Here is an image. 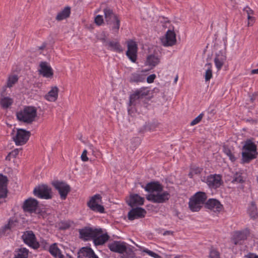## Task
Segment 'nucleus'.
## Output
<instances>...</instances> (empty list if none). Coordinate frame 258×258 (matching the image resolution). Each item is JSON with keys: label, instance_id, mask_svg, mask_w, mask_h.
I'll return each mask as SVG.
<instances>
[{"label": "nucleus", "instance_id": "5", "mask_svg": "<svg viewBox=\"0 0 258 258\" xmlns=\"http://www.w3.org/2000/svg\"><path fill=\"white\" fill-rule=\"evenodd\" d=\"M35 196L43 199H51L52 198L51 188L47 185H39L33 190Z\"/></svg>", "mask_w": 258, "mask_h": 258}, {"label": "nucleus", "instance_id": "27", "mask_svg": "<svg viewBox=\"0 0 258 258\" xmlns=\"http://www.w3.org/2000/svg\"><path fill=\"white\" fill-rule=\"evenodd\" d=\"M146 79V75L140 72L132 73L130 77V82L131 83H139L143 82Z\"/></svg>", "mask_w": 258, "mask_h": 258}, {"label": "nucleus", "instance_id": "18", "mask_svg": "<svg viewBox=\"0 0 258 258\" xmlns=\"http://www.w3.org/2000/svg\"><path fill=\"white\" fill-rule=\"evenodd\" d=\"M40 69L39 73L43 77L46 78H51L53 76V72L52 69L48 63L46 61H41L39 64Z\"/></svg>", "mask_w": 258, "mask_h": 258}, {"label": "nucleus", "instance_id": "9", "mask_svg": "<svg viewBox=\"0 0 258 258\" xmlns=\"http://www.w3.org/2000/svg\"><path fill=\"white\" fill-rule=\"evenodd\" d=\"M103 233L101 228H95L86 227L84 229L79 230L80 237L85 240H88L90 238L93 239L94 237L96 236L97 234H100Z\"/></svg>", "mask_w": 258, "mask_h": 258}, {"label": "nucleus", "instance_id": "25", "mask_svg": "<svg viewBox=\"0 0 258 258\" xmlns=\"http://www.w3.org/2000/svg\"><path fill=\"white\" fill-rule=\"evenodd\" d=\"M145 190L149 192L154 191L161 192L163 190V186L158 182H151L148 183L145 186Z\"/></svg>", "mask_w": 258, "mask_h": 258}, {"label": "nucleus", "instance_id": "31", "mask_svg": "<svg viewBox=\"0 0 258 258\" xmlns=\"http://www.w3.org/2000/svg\"><path fill=\"white\" fill-rule=\"evenodd\" d=\"M160 58L154 54H150L147 58V64L152 67H155L160 62Z\"/></svg>", "mask_w": 258, "mask_h": 258}, {"label": "nucleus", "instance_id": "10", "mask_svg": "<svg viewBox=\"0 0 258 258\" xmlns=\"http://www.w3.org/2000/svg\"><path fill=\"white\" fill-rule=\"evenodd\" d=\"M102 197L99 194H96L92 197L87 203V206L89 208L95 212L101 213L104 212V208L103 206L99 204L101 202Z\"/></svg>", "mask_w": 258, "mask_h": 258}, {"label": "nucleus", "instance_id": "24", "mask_svg": "<svg viewBox=\"0 0 258 258\" xmlns=\"http://www.w3.org/2000/svg\"><path fill=\"white\" fill-rule=\"evenodd\" d=\"M19 78L17 75H12L9 76L6 85L4 86L3 88V91L1 93L2 96H4L5 95V92L7 88L12 87L18 81Z\"/></svg>", "mask_w": 258, "mask_h": 258}, {"label": "nucleus", "instance_id": "23", "mask_svg": "<svg viewBox=\"0 0 258 258\" xmlns=\"http://www.w3.org/2000/svg\"><path fill=\"white\" fill-rule=\"evenodd\" d=\"M144 199L141 197L137 194L131 196L130 200L127 201L129 206L132 207L138 205H142L144 204Z\"/></svg>", "mask_w": 258, "mask_h": 258}, {"label": "nucleus", "instance_id": "7", "mask_svg": "<svg viewBox=\"0 0 258 258\" xmlns=\"http://www.w3.org/2000/svg\"><path fill=\"white\" fill-rule=\"evenodd\" d=\"M22 238L25 243L33 249H37L41 244L36 240V236L32 231H26L24 232Z\"/></svg>", "mask_w": 258, "mask_h": 258}, {"label": "nucleus", "instance_id": "30", "mask_svg": "<svg viewBox=\"0 0 258 258\" xmlns=\"http://www.w3.org/2000/svg\"><path fill=\"white\" fill-rule=\"evenodd\" d=\"M225 58V55L221 52H220L219 53H217L216 54V57L214 59V62L218 70H220L222 68Z\"/></svg>", "mask_w": 258, "mask_h": 258}, {"label": "nucleus", "instance_id": "43", "mask_svg": "<svg viewBox=\"0 0 258 258\" xmlns=\"http://www.w3.org/2000/svg\"><path fill=\"white\" fill-rule=\"evenodd\" d=\"M19 151L18 149H14L6 156V160L10 161L12 157L15 158L18 155Z\"/></svg>", "mask_w": 258, "mask_h": 258}, {"label": "nucleus", "instance_id": "8", "mask_svg": "<svg viewBox=\"0 0 258 258\" xmlns=\"http://www.w3.org/2000/svg\"><path fill=\"white\" fill-rule=\"evenodd\" d=\"M52 184L55 189L58 191L60 199L63 200H65L71 191L70 186L65 182L58 180L53 181Z\"/></svg>", "mask_w": 258, "mask_h": 258}, {"label": "nucleus", "instance_id": "32", "mask_svg": "<svg viewBox=\"0 0 258 258\" xmlns=\"http://www.w3.org/2000/svg\"><path fill=\"white\" fill-rule=\"evenodd\" d=\"M49 251L51 254L55 257L64 258V255L61 253L56 243H53L50 246Z\"/></svg>", "mask_w": 258, "mask_h": 258}, {"label": "nucleus", "instance_id": "48", "mask_svg": "<svg viewBox=\"0 0 258 258\" xmlns=\"http://www.w3.org/2000/svg\"><path fill=\"white\" fill-rule=\"evenodd\" d=\"M87 150H84L81 155V159L83 161L86 162L88 160V158L87 156Z\"/></svg>", "mask_w": 258, "mask_h": 258}, {"label": "nucleus", "instance_id": "47", "mask_svg": "<svg viewBox=\"0 0 258 258\" xmlns=\"http://www.w3.org/2000/svg\"><path fill=\"white\" fill-rule=\"evenodd\" d=\"M143 252H146L149 255L154 257V258H160V256L158 254L154 252L153 251L150 250L148 249H144L143 250Z\"/></svg>", "mask_w": 258, "mask_h": 258}, {"label": "nucleus", "instance_id": "21", "mask_svg": "<svg viewBox=\"0 0 258 258\" xmlns=\"http://www.w3.org/2000/svg\"><path fill=\"white\" fill-rule=\"evenodd\" d=\"M78 258H99L92 248L82 247L78 252Z\"/></svg>", "mask_w": 258, "mask_h": 258}, {"label": "nucleus", "instance_id": "59", "mask_svg": "<svg viewBox=\"0 0 258 258\" xmlns=\"http://www.w3.org/2000/svg\"><path fill=\"white\" fill-rule=\"evenodd\" d=\"M41 243H45V244L46 243V241H44V240H43L42 242H41Z\"/></svg>", "mask_w": 258, "mask_h": 258}, {"label": "nucleus", "instance_id": "2", "mask_svg": "<svg viewBox=\"0 0 258 258\" xmlns=\"http://www.w3.org/2000/svg\"><path fill=\"white\" fill-rule=\"evenodd\" d=\"M17 119L27 124H31L37 116V109L33 106H25L22 109L17 112Z\"/></svg>", "mask_w": 258, "mask_h": 258}, {"label": "nucleus", "instance_id": "12", "mask_svg": "<svg viewBox=\"0 0 258 258\" xmlns=\"http://www.w3.org/2000/svg\"><path fill=\"white\" fill-rule=\"evenodd\" d=\"M249 234V230L247 228L235 231L233 234L232 241L235 245H242Z\"/></svg>", "mask_w": 258, "mask_h": 258}, {"label": "nucleus", "instance_id": "20", "mask_svg": "<svg viewBox=\"0 0 258 258\" xmlns=\"http://www.w3.org/2000/svg\"><path fill=\"white\" fill-rule=\"evenodd\" d=\"M126 243L120 241H114L108 244V247L109 249L115 252L119 253H123V251L125 249V245Z\"/></svg>", "mask_w": 258, "mask_h": 258}, {"label": "nucleus", "instance_id": "19", "mask_svg": "<svg viewBox=\"0 0 258 258\" xmlns=\"http://www.w3.org/2000/svg\"><path fill=\"white\" fill-rule=\"evenodd\" d=\"M146 214V210L140 207L133 208L128 213V218L130 220H134L135 219L144 217Z\"/></svg>", "mask_w": 258, "mask_h": 258}, {"label": "nucleus", "instance_id": "17", "mask_svg": "<svg viewBox=\"0 0 258 258\" xmlns=\"http://www.w3.org/2000/svg\"><path fill=\"white\" fill-rule=\"evenodd\" d=\"M161 42L164 46H171L176 42V34L173 31L168 30L165 37L161 39Z\"/></svg>", "mask_w": 258, "mask_h": 258}, {"label": "nucleus", "instance_id": "51", "mask_svg": "<svg viewBox=\"0 0 258 258\" xmlns=\"http://www.w3.org/2000/svg\"><path fill=\"white\" fill-rule=\"evenodd\" d=\"M246 258H258V255L253 253H249L245 255Z\"/></svg>", "mask_w": 258, "mask_h": 258}, {"label": "nucleus", "instance_id": "44", "mask_svg": "<svg viewBox=\"0 0 258 258\" xmlns=\"http://www.w3.org/2000/svg\"><path fill=\"white\" fill-rule=\"evenodd\" d=\"M202 169L199 167H194L191 169L189 173L190 177H192L194 174H198L201 172Z\"/></svg>", "mask_w": 258, "mask_h": 258}, {"label": "nucleus", "instance_id": "22", "mask_svg": "<svg viewBox=\"0 0 258 258\" xmlns=\"http://www.w3.org/2000/svg\"><path fill=\"white\" fill-rule=\"evenodd\" d=\"M205 207L214 212H219L222 210L223 206L217 200L210 199L205 203Z\"/></svg>", "mask_w": 258, "mask_h": 258}, {"label": "nucleus", "instance_id": "39", "mask_svg": "<svg viewBox=\"0 0 258 258\" xmlns=\"http://www.w3.org/2000/svg\"><path fill=\"white\" fill-rule=\"evenodd\" d=\"M223 152L232 162H234L236 160V158L233 154L230 149L225 146H223Z\"/></svg>", "mask_w": 258, "mask_h": 258}, {"label": "nucleus", "instance_id": "46", "mask_svg": "<svg viewBox=\"0 0 258 258\" xmlns=\"http://www.w3.org/2000/svg\"><path fill=\"white\" fill-rule=\"evenodd\" d=\"M203 117V114L201 113L196 118H195L190 123V125H195L199 123Z\"/></svg>", "mask_w": 258, "mask_h": 258}, {"label": "nucleus", "instance_id": "50", "mask_svg": "<svg viewBox=\"0 0 258 258\" xmlns=\"http://www.w3.org/2000/svg\"><path fill=\"white\" fill-rule=\"evenodd\" d=\"M71 227V224L69 222H64L62 223L61 228L63 229H68Z\"/></svg>", "mask_w": 258, "mask_h": 258}, {"label": "nucleus", "instance_id": "61", "mask_svg": "<svg viewBox=\"0 0 258 258\" xmlns=\"http://www.w3.org/2000/svg\"><path fill=\"white\" fill-rule=\"evenodd\" d=\"M175 258H178L177 256H176Z\"/></svg>", "mask_w": 258, "mask_h": 258}, {"label": "nucleus", "instance_id": "28", "mask_svg": "<svg viewBox=\"0 0 258 258\" xmlns=\"http://www.w3.org/2000/svg\"><path fill=\"white\" fill-rule=\"evenodd\" d=\"M109 236L107 233L97 234L94 237L93 242L95 245H100L104 244L108 239Z\"/></svg>", "mask_w": 258, "mask_h": 258}, {"label": "nucleus", "instance_id": "16", "mask_svg": "<svg viewBox=\"0 0 258 258\" xmlns=\"http://www.w3.org/2000/svg\"><path fill=\"white\" fill-rule=\"evenodd\" d=\"M38 207V202L35 199L30 198L25 200L23 208L25 212L30 213H36Z\"/></svg>", "mask_w": 258, "mask_h": 258}, {"label": "nucleus", "instance_id": "56", "mask_svg": "<svg viewBox=\"0 0 258 258\" xmlns=\"http://www.w3.org/2000/svg\"><path fill=\"white\" fill-rule=\"evenodd\" d=\"M178 76H177V75H176V76L175 77V79H174V83L175 84H176V82H177V80H178Z\"/></svg>", "mask_w": 258, "mask_h": 258}, {"label": "nucleus", "instance_id": "33", "mask_svg": "<svg viewBox=\"0 0 258 258\" xmlns=\"http://www.w3.org/2000/svg\"><path fill=\"white\" fill-rule=\"evenodd\" d=\"M106 46L108 49L116 52H120L122 51L121 46L118 42L109 41Z\"/></svg>", "mask_w": 258, "mask_h": 258}, {"label": "nucleus", "instance_id": "42", "mask_svg": "<svg viewBox=\"0 0 258 258\" xmlns=\"http://www.w3.org/2000/svg\"><path fill=\"white\" fill-rule=\"evenodd\" d=\"M209 256L210 258H220L219 252L213 247L210 248Z\"/></svg>", "mask_w": 258, "mask_h": 258}, {"label": "nucleus", "instance_id": "15", "mask_svg": "<svg viewBox=\"0 0 258 258\" xmlns=\"http://www.w3.org/2000/svg\"><path fill=\"white\" fill-rule=\"evenodd\" d=\"M205 182L211 188L216 189L223 183L221 176L219 174L210 175L205 178Z\"/></svg>", "mask_w": 258, "mask_h": 258}, {"label": "nucleus", "instance_id": "53", "mask_svg": "<svg viewBox=\"0 0 258 258\" xmlns=\"http://www.w3.org/2000/svg\"><path fill=\"white\" fill-rule=\"evenodd\" d=\"M173 233V231H169V230H167V231H165L163 233V235H172Z\"/></svg>", "mask_w": 258, "mask_h": 258}, {"label": "nucleus", "instance_id": "14", "mask_svg": "<svg viewBox=\"0 0 258 258\" xmlns=\"http://www.w3.org/2000/svg\"><path fill=\"white\" fill-rule=\"evenodd\" d=\"M127 50L126 55L132 62H135L137 58V44L135 41L131 40L127 41Z\"/></svg>", "mask_w": 258, "mask_h": 258}, {"label": "nucleus", "instance_id": "52", "mask_svg": "<svg viewBox=\"0 0 258 258\" xmlns=\"http://www.w3.org/2000/svg\"><path fill=\"white\" fill-rule=\"evenodd\" d=\"M13 224V222L10 221L7 225H6L4 227V229H10L12 227V225Z\"/></svg>", "mask_w": 258, "mask_h": 258}, {"label": "nucleus", "instance_id": "41", "mask_svg": "<svg viewBox=\"0 0 258 258\" xmlns=\"http://www.w3.org/2000/svg\"><path fill=\"white\" fill-rule=\"evenodd\" d=\"M244 180L241 174L236 173L233 176L232 182L233 183H243Z\"/></svg>", "mask_w": 258, "mask_h": 258}, {"label": "nucleus", "instance_id": "36", "mask_svg": "<svg viewBox=\"0 0 258 258\" xmlns=\"http://www.w3.org/2000/svg\"><path fill=\"white\" fill-rule=\"evenodd\" d=\"M205 67L207 68L206 70L205 75V79L206 81H209L212 77V65L211 63H207L206 64Z\"/></svg>", "mask_w": 258, "mask_h": 258}, {"label": "nucleus", "instance_id": "35", "mask_svg": "<svg viewBox=\"0 0 258 258\" xmlns=\"http://www.w3.org/2000/svg\"><path fill=\"white\" fill-rule=\"evenodd\" d=\"M13 103V99L8 97H4L0 99V104L4 109L9 108Z\"/></svg>", "mask_w": 258, "mask_h": 258}, {"label": "nucleus", "instance_id": "4", "mask_svg": "<svg viewBox=\"0 0 258 258\" xmlns=\"http://www.w3.org/2000/svg\"><path fill=\"white\" fill-rule=\"evenodd\" d=\"M105 21L108 25L112 26V29L117 32L120 27V20L117 14L110 8L107 7L103 9Z\"/></svg>", "mask_w": 258, "mask_h": 258}, {"label": "nucleus", "instance_id": "38", "mask_svg": "<svg viewBox=\"0 0 258 258\" xmlns=\"http://www.w3.org/2000/svg\"><path fill=\"white\" fill-rule=\"evenodd\" d=\"M122 254V258H133L135 256V253L133 249L131 247H128L125 245V249L123 251Z\"/></svg>", "mask_w": 258, "mask_h": 258}, {"label": "nucleus", "instance_id": "26", "mask_svg": "<svg viewBox=\"0 0 258 258\" xmlns=\"http://www.w3.org/2000/svg\"><path fill=\"white\" fill-rule=\"evenodd\" d=\"M58 88L56 86L52 87L50 90L45 95V99L49 101H55L58 97Z\"/></svg>", "mask_w": 258, "mask_h": 258}, {"label": "nucleus", "instance_id": "37", "mask_svg": "<svg viewBox=\"0 0 258 258\" xmlns=\"http://www.w3.org/2000/svg\"><path fill=\"white\" fill-rule=\"evenodd\" d=\"M29 250L26 248L23 247L19 249L18 253L14 258H28Z\"/></svg>", "mask_w": 258, "mask_h": 258}, {"label": "nucleus", "instance_id": "40", "mask_svg": "<svg viewBox=\"0 0 258 258\" xmlns=\"http://www.w3.org/2000/svg\"><path fill=\"white\" fill-rule=\"evenodd\" d=\"M243 11L245 12L247 15V19L249 21L248 26H249L251 22H252L253 20V18L250 16L251 15L253 14V11L248 7H246L244 8Z\"/></svg>", "mask_w": 258, "mask_h": 258}, {"label": "nucleus", "instance_id": "13", "mask_svg": "<svg viewBox=\"0 0 258 258\" xmlns=\"http://www.w3.org/2000/svg\"><path fill=\"white\" fill-rule=\"evenodd\" d=\"M149 93V91L147 88L145 87H142L136 90L135 92L130 96L129 105H135L138 100L142 99L147 96Z\"/></svg>", "mask_w": 258, "mask_h": 258}, {"label": "nucleus", "instance_id": "60", "mask_svg": "<svg viewBox=\"0 0 258 258\" xmlns=\"http://www.w3.org/2000/svg\"><path fill=\"white\" fill-rule=\"evenodd\" d=\"M175 258H178L177 256H176Z\"/></svg>", "mask_w": 258, "mask_h": 258}, {"label": "nucleus", "instance_id": "29", "mask_svg": "<svg viewBox=\"0 0 258 258\" xmlns=\"http://www.w3.org/2000/svg\"><path fill=\"white\" fill-rule=\"evenodd\" d=\"M71 14V8L66 7L61 11L59 12L56 16V20L60 21L69 18Z\"/></svg>", "mask_w": 258, "mask_h": 258}, {"label": "nucleus", "instance_id": "34", "mask_svg": "<svg viewBox=\"0 0 258 258\" xmlns=\"http://www.w3.org/2000/svg\"><path fill=\"white\" fill-rule=\"evenodd\" d=\"M248 212L251 218L255 219L257 216V207L254 202H251L248 209Z\"/></svg>", "mask_w": 258, "mask_h": 258}, {"label": "nucleus", "instance_id": "45", "mask_svg": "<svg viewBox=\"0 0 258 258\" xmlns=\"http://www.w3.org/2000/svg\"><path fill=\"white\" fill-rule=\"evenodd\" d=\"M95 24L98 26H101L104 23V20L102 15H98L96 16L94 20Z\"/></svg>", "mask_w": 258, "mask_h": 258}, {"label": "nucleus", "instance_id": "54", "mask_svg": "<svg viewBox=\"0 0 258 258\" xmlns=\"http://www.w3.org/2000/svg\"><path fill=\"white\" fill-rule=\"evenodd\" d=\"M100 40L102 41L103 43H104L105 46H106L107 45L108 42L107 41L106 38L105 37L102 38Z\"/></svg>", "mask_w": 258, "mask_h": 258}, {"label": "nucleus", "instance_id": "55", "mask_svg": "<svg viewBox=\"0 0 258 258\" xmlns=\"http://www.w3.org/2000/svg\"><path fill=\"white\" fill-rule=\"evenodd\" d=\"M251 75L258 74V68L257 69H253L250 71Z\"/></svg>", "mask_w": 258, "mask_h": 258}, {"label": "nucleus", "instance_id": "57", "mask_svg": "<svg viewBox=\"0 0 258 258\" xmlns=\"http://www.w3.org/2000/svg\"><path fill=\"white\" fill-rule=\"evenodd\" d=\"M45 47V45H43L42 46H40L39 47V49H43L44 48V47Z\"/></svg>", "mask_w": 258, "mask_h": 258}, {"label": "nucleus", "instance_id": "3", "mask_svg": "<svg viewBox=\"0 0 258 258\" xmlns=\"http://www.w3.org/2000/svg\"><path fill=\"white\" fill-rule=\"evenodd\" d=\"M207 199L205 192L199 191L196 193L189 200V208L192 212L199 211Z\"/></svg>", "mask_w": 258, "mask_h": 258}, {"label": "nucleus", "instance_id": "11", "mask_svg": "<svg viewBox=\"0 0 258 258\" xmlns=\"http://www.w3.org/2000/svg\"><path fill=\"white\" fill-rule=\"evenodd\" d=\"M169 192L165 191L163 192H158L157 194H149L146 198L148 201L154 203H163L167 201L170 198Z\"/></svg>", "mask_w": 258, "mask_h": 258}, {"label": "nucleus", "instance_id": "58", "mask_svg": "<svg viewBox=\"0 0 258 258\" xmlns=\"http://www.w3.org/2000/svg\"><path fill=\"white\" fill-rule=\"evenodd\" d=\"M90 149L92 150V152H94V149L92 145L89 146Z\"/></svg>", "mask_w": 258, "mask_h": 258}, {"label": "nucleus", "instance_id": "49", "mask_svg": "<svg viewBox=\"0 0 258 258\" xmlns=\"http://www.w3.org/2000/svg\"><path fill=\"white\" fill-rule=\"evenodd\" d=\"M156 78V75L155 74H152L149 76L147 78V81L148 83H152L154 82Z\"/></svg>", "mask_w": 258, "mask_h": 258}, {"label": "nucleus", "instance_id": "6", "mask_svg": "<svg viewBox=\"0 0 258 258\" xmlns=\"http://www.w3.org/2000/svg\"><path fill=\"white\" fill-rule=\"evenodd\" d=\"M31 136V133L23 128H17V132L15 135H14L13 139L17 146H22L24 145L28 141Z\"/></svg>", "mask_w": 258, "mask_h": 258}, {"label": "nucleus", "instance_id": "1", "mask_svg": "<svg viewBox=\"0 0 258 258\" xmlns=\"http://www.w3.org/2000/svg\"><path fill=\"white\" fill-rule=\"evenodd\" d=\"M258 153L256 145L250 140H247L242 147V162L247 163L256 158Z\"/></svg>", "mask_w": 258, "mask_h": 258}]
</instances>
